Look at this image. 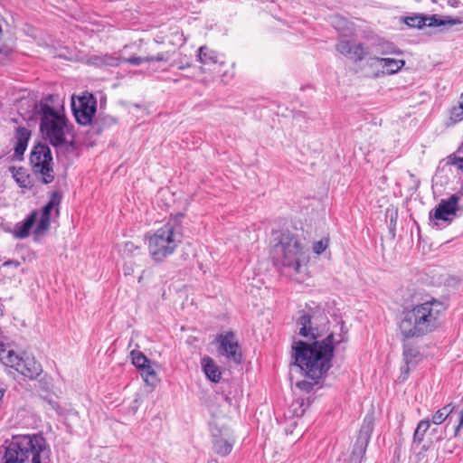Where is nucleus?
<instances>
[{"label": "nucleus", "mask_w": 463, "mask_h": 463, "mask_svg": "<svg viewBox=\"0 0 463 463\" xmlns=\"http://www.w3.org/2000/svg\"><path fill=\"white\" fill-rule=\"evenodd\" d=\"M448 163L463 172V156H458L455 154L451 155L448 157Z\"/></svg>", "instance_id": "obj_36"}, {"label": "nucleus", "mask_w": 463, "mask_h": 463, "mask_svg": "<svg viewBox=\"0 0 463 463\" xmlns=\"http://www.w3.org/2000/svg\"><path fill=\"white\" fill-rule=\"evenodd\" d=\"M330 23L339 34L345 33V31L347 28V20L345 17L340 16L339 14H334L330 17Z\"/></svg>", "instance_id": "obj_29"}, {"label": "nucleus", "mask_w": 463, "mask_h": 463, "mask_svg": "<svg viewBox=\"0 0 463 463\" xmlns=\"http://www.w3.org/2000/svg\"><path fill=\"white\" fill-rule=\"evenodd\" d=\"M141 252V249L132 241H127L119 249V253L123 258L136 257Z\"/></svg>", "instance_id": "obj_28"}, {"label": "nucleus", "mask_w": 463, "mask_h": 463, "mask_svg": "<svg viewBox=\"0 0 463 463\" xmlns=\"http://www.w3.org/2000/svg\"><path fill=\"white\" fill-rule=\"evenodd\" d=\"M2 315V310L0 309V316Z\"/></svg>", "instance_id": "obj_49"}, {"label": "nucleus", "mask_w": 463, "mask_h": 463, "mask_svg": "<svg viewBox=\"0 0 463 463\" xmlns=\"http://www.w3.org/2000/svg\"><path fill=\"white\" fill-rule=\"evenodd\" d=\"M10 171L13 174L14 179L21 188H30L32 186L30 175L24 168L12 166L10 167Z\"/></svg>", "instance_id": "obj_19"}, {"label": "nucleus", "mask_w": 463, "mask_h": 463, "mask_svg": "<svg viewBox=\"0 0 463 463\" xmlns=\"http://www.w3.org/2000/svg\"><path fill=\"white\" fill-rule=\"evenodd\" d=\"M144 381L149 385H155L157 382L156 373L152 366V363L146 364L140 370Z\"/></svg>", "instance_id": "obj_26"}, {"label": "nucleus", "mask_w": 463, "mask_h": 463, "mask_svg": "<svg viewBox=\"0 0 463 463\" xmlns=\"http://www.w3.org/2000/svg\"><path fill=\"white\" fill-rule=\"evenodd\" d=\"M61 202V194L58 191H53L50 196V200L47 204L43 208L42 213L43 215L51 216V212L54 208L56 213H59V205Z\"/></svg>", "instance_id": "obj_21"}, {"label": "nucleus", "mask_w": 463, "mask_h": 463, "mask_svg": "<svg viewBox=\"0 0 463 463\" xmlns=\"http://www.w3.org/2000/svg\"><path fill=\"white\" fill-rule=\"evenodd\" d=\"M373 417L366 415L360 428L356 442L352 452L351 462L360 463L361 458L364 455L371 434L373 430Z\"/></svg>", "instance_id": "obj_10"}, {"label": "nucleus", "mask_w": 463, "mask_h": 463, "mask_svg": "<svg viewBox=\"0 0 463 463\" xmlns=\"http://www.w3.org/2000/svg\"><path fill=\"white\" fill-rule=\"evenodd\" d=\"M326 248H327V241L326 240H320V241L315 242L313 245V250L317 255L323 253Z\"/></svg>", "instance_id": "obj_41"}, {"label": "nucleus", "mask_w": 463, "mask_h": 463, "mask_svg": "<svg viewBox=\"0 0 463 463\" xmlns=\"http://www.w3.org/2000/svg\"><path fill=\"white\" fill-rule=\"evenodd\" d=\"M450 118L454 121H460L463 119V103L452 109Z\"/></svg>", "instance_id": "obj_38"}, {"label": "nucleus", "mask_w": 463, "mask_h": 463, "mask_svg": "<svg viewBox=\"0 0 463 463\" xmlns=\"http://www.w3.org/2000/svg\"><path fill=\"white\" fill-rule=\"evenodd\" d=\"M171 66L176 67L179 70H184L185 68H189L191 63L186 56H181L179 59L174 60Z\"/></svg>", "instance_id": "obj_35"}, {"label": "nucleus", "mask_w": 463, "mask_h": 463, "mask_svg": "<svg viewBox=\"0 0 463 463\" xmlns=\"http://www.w3.org/2000/svg\"><path fill=\"white\" fill-rule=\"evenodd\" d=\"M353 52V54L356 57L357 60H362L366 55V51L362 44L356 45L353 48V50L349 49V53Z\"/></svg>", "instance_id": "obj_40"}, {"label": "nucleus", "mask_w": 463, "mask_h": 463, "mask_svg": "<svg viewBox=\"0 0 463 463\" xmlns=\"http://www.w3.org/2000/svg\"><path fill=\"white\" fill-rule=\"evenodd\" d=\"M276 261L284 267L290 268L295 273L301 272V263L306 256L299 240L289 232H283L279 242L273 249Z\"/></svg>", "instance_id": "obj_5"}, {"label": "nucleus", "mask_w": 463, "mask_h": 463, "mask_svg": "<svg viewBox=\"0 0 463 463\" xmlns=\"http://www.w3.org/2000/svg\"><path fill=\"white\" fill-rule=\"evenodd\" d=\"M424 17L423 15L409 16L405 19V24L410 27L422 28L424 27Z\"/></svg>", "instance_id": "obj_33"}, {"label": "nucleus", "mask_w": 463, "mask_h": 463, "mask_svg": "<svg viewBox=\"0 0 463 463\" xmlns=\"http://www.w3.org/2000/svg\"><path fill=\"white\" fill-rule=\"evenodd\" d=\"M458 201L457 194L440 200L434 211L430 213V220L438 227L449 224L461 212Z\"/></svg>", "instance_id": "obj_8"}, {"label": "nucleus", "mask_w": 463, "mask_h": 463, "mask_svg": "<svg viewBox=\"0 0 463 463\" xmlns=\"http://www.w3.org/2000/svg\"><path fill=\"white\" fill-rule=\"evenodd\" d=\"M315 383H317V382L311 383V382L304 380V381L298 382L296 385L298 389L308 392L313 389Z\"/></svg>", "instance_id": "obj_43"}, {"label": "nucleus", "mask_w": 463, "mask_h": 463, "mask_svg": "<svg viewBox=\"0 0 463 463\" xmlns=\"http://www.w3.org/2000/svg\"><path fill=\"white\" fill-rule=\"evenodd\" d=\"M147 57L131 56L129 58H122V63L127 62L132 65L138 66L141 63L147 61Z\"/></svg>", "instance_id": "obj_39"}, {"label": "nucleus", "mask_w": 463, "mask_h": 463, "mask_svg": "<svg viewBox=\"0 0 463 463\" xmlns=\"http://www.w3.org/2000/svg\"><path fill=\"white\" fill-rule=\"evenodd\" d=\"M201 365L207 379L213 383H219L222 378V373L214 360L210 356H203L201 359Z\"/></svg>", "instance_id": "obj_15"}, {"label": "nucleus", "mask_w": 463, "mask_h": 463, "mask_svg": "<svg viewBox=\"0 0 463 463\" xmlns=\"http://www.w3.org/2000/svg\"><path fill=\"white\" fill-rule=\"evenodd\" d=\"M105 66L117 67L122 63V57L117 53L103 54Z\"/></svg>", "instance_id": "obj_32"}, {"label": "nucleus", "mask_w": 463, "mask_h": 463, "mask_svg": "<svg viewBox=\"0 0 463 463\" xmlns=\"http://www.w3.org/2000/svg\"><path fill=\"white\" fill-rule=\"evenodd\" d=\"M462 427H463V424H461V422L459 421L458 426L455 428V436H458V434Z\"/></svg>", "instance_id": "obj_46"}, {"label": "nucleus", "mask_w": 463, "mask_h": 463, "mask_svg": "<svg viewBox=\"0 0 463 463\" xmlns=\"http://www.w3.org/2000/svg\"><path fill=\"white\" fill-rule=\"evenodd\" d=\"M210 430L214 453L221 457L228 456L236 441L233 431L228 426L217 421L211 423Z\"/></svg>", "instance_id": "obj_7"}, {"label": "nucleus", "mask_w": 463, "mask_h": 463, "mask_svg": "<svg viewBox=\"0 0 463 463\" xmlns=\"http://www.w3.org/2000/svg\"><path fill=\"white\" fill-rule=\"evenodd\" d=\"M17 372L27 378L34 379L42 373V366L33 357L25 356L22 358Z\"/></svg>", "instance_id": "obj_12"}, {"label": "nucleus", "mask_w": 463, "mask_h": 463, "mask_svg": "<svg viewBox=\"0 0 463 463\" xmlns=\"http://www.w3.org/2000/svg\"><path fill=\"white\" fill-rule=\"evenodd\" d=\"M30 161L33 170L40 175L43 183L50 184L54 179L52 156L50 147L46 144H37L33 146Z\"/></svg>", "instance_id": "obj_6"}, {"label": "nucleus", "mask_w": 463, "mask_h": 463, "mask_svg": "<svg viewBox=\"0 0 463 463\" xmlns=\"http://www.w3.org/2000/svg\"><path fill=\"white\" fill-rule=\"evenodd\" d=\"M123 272L125 276H131L134 273V263L132 260L124 263Z\"/></svg>", "instance_id": "obj_44"}, {"label": "nucleus", "mask_w": 463, "mask_h": 463, "mask_svg": "<svg viewBox=\"0 0 463 463\" xmlns=\"http://www.w3.org/2000/svg\"><path fill=\"white\" fill-rule=\"evenodd\" d=\"M171 58L170 52L157 53L155 56H147V62L150 61H167Z\"/></svg>", "instance_id": "obj_37"}, {"label": "nucleus", "mask_w": 463, "mask_h": 463, "mask_svg": "<svg viewBox=\"0 0 463 463\" xmlns=\"http://www.w3.org/2000/svg\"><path fill=\"white\" fill-rule=\"evenodd\" d=\"M403 357L408 368L410 365H415L421 359L420 352L413 347H405L403 351Z\"/></svg>", "instance_id": "obj_25"}, {"label": "nucleus", "mask_w": 463, "mask_h": 463, "mask_svg": "<svg viewBox=\"0 0 463 463\" xmlns=\"http://www.w3.org/2000/svg\"><path fill=\"white\" fill-rule=\"evenodd\" d=\"M334 335L331 334L322 341L307 344L304 341H295L293 344L295 365L304 374L318 380L330 368L334 352Z\"/></svg>", "instance_id": "obj_2"}, {"label": "nucleus", "mask_w": 463, "mask_h": 463, "mask_svg": "<svg viewBox=\"0 0 463 463\" xmlns=\"http://www.w3.org/2000/svg\"><path fill=\"white\" fill-rule=\"evenodd\" d=\"M374 52L380 55L399 54L401 51L391 42L380 41L374 45Z\"/></svg>", "instance_id": "obj_20"}, {"label": "nucleus", "mask_w": 463, "mask_h": 463, "mask_svg": "<svg viewBox=\"0 0 463 463\" xmlns=\"http://www.w3.org/2000/svg\"><path fill=\"white\" fill-rule=\"evenodd\" d=\"M298 324L300 326L299 327V335L304 337H310L315 339L317 337V333L315 329L311 326V317L307 314H303L298 318Z\"/></svg>", "instance_id": "obj_18"}, {"label": "nucleus", "mask_w": 463, "mask_h": 463, "mask_svg": "<svg viewBox=\"0 0 463 463\" xmlns=\"http://www.w3.org/2000/svg\"><path fill=\"white\" fill-rule=\"evenodd\" d=\"M424 17V26H439V25H446V24H460L459 19H452L447 17L446 19L440 20L437 17V15H431V16H423Z\"/></svg>", "instance_id": "obj_23"}, {"label": "nucleus", "mask_w": 463, "mask_h": 463, "mask_svg": "<svg viewBox=\"0 0 463 463\" xmlns=\"http://www.w3.org/2000/svg\"><path fill=\"white\" fill-rule=\"evenodd\" d=\"M19 266H20V262L17 260H7L3 263V267H14V268L17 269Z\"/></svg>", "instance_id": "obj_45"}, {"label": "nucleus", "mask_w": 463, "mask_h": 463, "mask_svg": "<svg viewBox=\"0 0 463 463\" xmlns=\"http://www.w3.org/2000/svg\"><path fill=\"white\" fill-rule=\"evenodd\" d=\"M89 63H90L92 65H95V66H98V67L105 66L103 54H100V55H91L89 58Z\"/></svg>", "instance_id": "obj_42"}, {"label": "nucleus", "mask_w": 463, "mask_h": 463, "mask_svg": "<svg viewBox=\"0 0 463 463\" xmlns=\"http://www.w3.org/2000/svg\"><path fill=\"white\" fill-rule=\"evenodd\" d=\"M30 137L31 132L26 128L20 127L16 129L14 136V157L20 158L24 154Z\"/></svg>", "instance_id": "obj_14"}, {"label": "nucleus", "mask_w": 463, "mask_h": 463, "mask_svg": "<svg viewBox=\"0 0 463 463\" xmlns=\"http://www.w3.org/2000/svg\"><path fill=\"white\" fill-rule=\"evenodd\" d=\"M37 213H33L23 223L17 225L16 235L19 238H25L29 235V232L33 227Z\"/></svg>", "instance_id": "obj_24"}, {"label": "nucleus", "mask_w": 463, "mask_h": 463, "mask_svg": "<svg viewBox=\"0 0 463 463\" xmlns=\"http://www.w3.org/2000/svg\"><path fill=\"white\" fill-rule=\"evenodd\" d=\"M50 218L49 215H43L41 213V217L36 224L35 227V234L36 235H42L43 232H45L49 227H50Z\"/></svg>", "instance_id": "obj_31"}, {"label": "nucleus", "mask_w": 463, "mask_h": 463, "mask_svg": "<svg viewBox=\"0 0 463 463\" xmlns=\"http://www.w3.org/2000/svg\"><path fill=\"white\" fill-rule=\"evenodd\" d=\"M459 421L461 422V424H463V411H462V413L460 415Z\"/></svg>", "instance_id": "obj_47"}, {"label": "nucleus", "mask_w": 463, "mask_h": 463, "mask_svg": "<svg viewBox=\"0 0 463 463\" xmlns=\"http://www.w3.org/2000/svg\"><path fill=\"white\" fill-rule=\"evenodd\" d=\"M222 56L215 51L208 48L207 46H201L197 52V61L205 67H211L215 64H223L221 61Z\"/></svg>", "instance_id": "obj_13"}, {"label": "nucleus", "mask_w": 463, "mask_h": 463, "mask_svg": "<svg viewBox=\"0 0 463 463\" xmlns=\"http://www.w3.org/2000/svg\"><path fill=\"white\" fill-rule=\"evenodd\" d=\"M336 51L345 56L347 53V41L345 39V33L339 34V41L336 44Z\"/></svg>", "instance_id": "obj_34"}, {"label": "nucleus", "mask_w": 463, "mask_h": 463, "mask_svg": "<svg viewBox=\"0 0 463 463\" xmlns=\"http://www.w3.org/2000/svg\"><path fill=\"white\" fill-rule=\"evenodd\" d=\"M459 151L463 153V141H462V144H461V146L459 147Z\"/></svg>", "instance_id": "obj_48"}, {"label": "nucleus", "mask_w": 463, "mask_h": 463, "mask_svg": "<svg viewBox=\"0 0 463 463\" xmlns=\"http://www.w3.org/2000/svg\"><path fill=\"white\" fill-rule=\"evenodd\" d=\"M183 213L171 217L148 237V251L152 260L162 262L174 254L183 241Z\"/></svg>", "instance_id": "obj_3"}, {"label": "nucleus", "mask_w": 463, "mask_h": 463, "mask_svg": "<svg viewBox=\"0 0 463 463\" xmlns=\"http://www.w3.org/2000/svg\"><path fill=\"white\" fill-rule=\"evenodd\" d=\"M218 353L224 356L228 361L236 364L241 363L242 354L238 340L232 332L220 334L216 337Z\"/></svg>", "instance_id": "obj_9"}, {"label": "nucleus", "mask_w": 463, "mask_h": 463, "mask_svg": "<svg viewBox=\"0 0 463 463\" xmlns=\"http://www.w3.org/2000/svg\"><path fill=\"white\" fill-rule=\"evenodd\" d=\"M132 364L140 370L142 367H144L146 364L150 363L151 361L141 352L139 351H132L130 353Z\"/></svg>", "instance_id": "obj_30"}, {"label": "nucleus", "mask_w": 463, "mask_h": 463, "mask_svg": "<svg viewBox=\"0 0 463 463\" xmlns=\"http://www.w3.org/2000/svg\"><path fill=\"white\" fill-rule=\"evenodd\" d=\"M33 110L40 116V129L43 137L55 147L65 145L66 136L70 132L65 115L43 100L34 105Z\"/></svg>", "instance_id": "obj_4"}, {"label": "nucleus", "mask_w": 463, "mask_h": 463, "mask_svg": "<svg viewBox=\"0 0 463 463\" xmlns=\"http://www.w3.org/2000/svg\"><path fill=\"white\" fill-rule=\"evenodd\" d=\"M430 426V422L428 419L421 420L418 423L417 428L414 431L413 441L420 444L423 440L424 435L429 430Z\"/></svg>", "instance_id": "obj_27"}, {"label": "nucleus", "mask_w": 463, "mask_h": 463, "mask_svg": "<svg viewBox=\"0 0 463 463\" xmlns=\"http://www.w3.org/2000/svg\"><path fill=\"white\" fill-rule=\"evenodd\" d=\"M23 356H20L8 345H5L0 351V361L6 366L17 371Z\"/></svg>", "instance_id": "obj_16"}, {"label": "nucleus", "mask_w": 463, "mask_h": 463, "mask_svg": "<svg viewBox=\"0 0 463 463\" xmlns=\"http://www.w3.org/2000/svg\"><path fill=\"white\" fill-rule=\"evenodd\" d=\"M97 101L92 95L82 96L78 101H72L71 107L77 122L88 125L91 122L96 112Z\"/></svg>", "instance_id": "obj_11"}, {"label": "nucleus", "mask_w": 463, "mask_h": 463, "mask_svg": "<svg viewBox=\"0 0 463 463\" xmlns=\"http://www.w3.org/2000/svg\"><path fill=\"white\" fill-rule=\"evenodd\" d=\"M455 406L452 403H449L438 410L432 416V422L436 425L443 423L446 419L452 413Z\"/></svg>", "instance_id": "obj_22"}, {"label": "nucleus", "mask_w": 463, "mask_h": 463, "mask_svg": "<svg viewBox=\"0 0 463 463\" xmlns=\"http://www.w3.org/2000/svg\"><path fill=\"white\" fill-rule=\"evenodd\" d=\"M445 311L442 302L431 298L406 308L402 314L399 329L404 338H417L435 331Z\"/></svg>", "instance_id": "obj_1"}, {"label": "nucleus", "mask_w": 463, "mask_h": 463, "mask_svg": "<svg viewBox=\"0 0 463 463\" xmlns=\"http://www.w3.org/2000/svg\"><path fill=\"white\" fill-rule=\"evenodd\" d=\"M377 62L382 65V68L385 70L388 74H393L398 72L404 65L403 60H398L393 58H373Z\"/></svg>", "instance_id": "obj_17"}]
</instances>
